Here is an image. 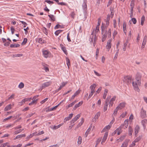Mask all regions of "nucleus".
Returning <instances> with one entry per match:
<instances>
[{"instance_id":"nucleus-1","label":"nucleus","mask_w":147,"mask_h":147,"mask_svg":"<svg viewBox=\"0 0 147 147\" xmlns=\"http://www.w3.org/2000/svg\"><path fill=\"white\" fill-rule=\"evenodd\" d=\"M107 27H104L103 26H102V42L104 41L106 38L108 37V38H110L111 36V29L109 28L108 31L107 30Z\"/></svg>"},{"instance_id":"nucleus-2","label":"nucleus","mask_w":147,"mask_h":147,"mask_svg":"<svg viewBox=\"0 0 147 147\" xmlns=\"http://www.w3.org/2000/svg\"><path fill=\"white\" fill-rule=\"evenodd\" d=\"M132 84L134 89L135 91L139 92L140 90L138 87V86H141V81L135 80V81L134 80L132 82Z\"/></svg>"},{"instance_id":"nucleus-3","label":"nucleus","mask_w":147,"mask_h":147,"mask_svg":"<svg viewBox=\"0 0 147 147\" xmlns=\"http://www.w3.org/2000/svg\"><path fill=\"white\" fill-rule=\"evenodd\" d=\"M128 119H126L124 122L123 124L121 125L120 126V127L118 128L117 129V130H118L119 129L121 130V128H122L123 127H125L124 128L125 129L127 128L128 126Z\"/></svg>"},{"instance_id":"nucleus-4","label":"nucleus","mask_w":147,"mask_h":147,"mask_svg":"<svg viewBox=\"0 0 147 147\" xmlns=\"http://www.w3.org/2000/svg\"><path fill=\"white\" fill-rule=\"evenodd\" d=\"M140 116L142 118H145L146 117V111L144 109L143 107L141 110Z\"/></svg>"},{"instance_id":"nucleus-5","label":"nucleus","mask_w":147,"mask_h":147,"mask_svg":"<svg viewBox=\"0 0 147 147\" xmlns=\"http://www.w3.org/2000/svg\"><path fill=\"white\" fill-rule=\"evenodd\" d=\"M131 78L129 76H127L124 77L123 81L128 84L131 83Z\"/></svg>"},{"instance_id":"nucleus-6","label":"nucleus","mask_w":147,"mask_h":147,"mask_svg":"<svg viewBox=\"0 0 147 147\" xmlns=\"http://www.w3.org/2000/svg\"><path fill=\"white\" fill-rule=\"evenodd\" d=\"M96 35L92 32L90 36V40L91 42H93V41H94V42L96 41Z\"/></svg>"},{"instance_id":"nucleus-7","label":"nucleus","mask_w":147,"mask_h":147,"mask_svg":"<svg viewBox=\"0 0 147 147\" xmlns=\"http://www.w3.org/2000/svg\"><path fill=\"white\" fill-rule=\"evenodd\" d=\"M142 75L139 72H137L135 76V80L141 81Z\"/></svg>"},{"instance_id":"nucleus-8","label":"nucleus","mask_w":147,"mask_h":147,"mask_svg":"<svg viewBox=\"0 0 147 147\" xmlns=\"http://www.w3.org/2000/svg\"><path fill=\"white\" fill-rule=\"evenodd\" d=\"M51 84V82H47L42 84V88H45L49 86Z\"/></svg>"},{"instance_id":"nucleus-9","label":"nucleus","mask_w":147,"mask_h":147,"mask_svg":"<svg viewBox=\"0 0 147 147\" xmlns=\"http://www.w3.org/2000/svg\"><path fill=\"white\" fill-rule=\"evenodd\" d=\"M109 100H108V98H107L105 101V103L104 106L103 110L104 112L106 111L107 110L108 105L109 104Z\"/></svg>"},{"instance_id":"nucleus-10","label":"nucleus","mask_w":147,"mask_h":147,"mask_svg":"<svg viewBox=\"0 0 147 147\" xmlns=\"http://www.w3.org/2000/svg\"><path fill=\"white\" fill-rule=\"evenodd\" d=\"M111 17L110 15L109 14H108L107 16V17L106 19L105 20H106V24L105 25V27H107L109 24V21L110 20V18Z\"/></svg>"},{"instance_id":"nucleus-11","label":"nucleus","mask_w":147,"mask_h":147,"mask_svg":"<svg viewBox=\"0 0 147 147\" xmlns=\"http://www.w3.org/2000/svg\"><path fill=\"white\" fill-rule=\"evenodd\" d=\"M125 104L126 103L125 102H121L118 105L117 107L119 109H121L125 107Z\"/></svg>"},{"instance_id":"nucleus-12","label":"nucleus","mask_w":147,"mask_h":147,"mask_svg":"<svg viewBox=\"0 0 147 147\" xmlns=\"http://www.w3.org/2000/svg\"><path fill=\"white\" fill-rule=\"evenodd\" d=\"M112 40V39H109L107 41V44L106 45V48L107 49L109 50L111 47V42Z\"/></svg>"},{"instance_id":"nucleus-13","label":"nucleus","mask_w":147,"mask_h":147,"mask_svg":"<svg viewBox=\"0 0 147 147\" xmlns=\"http://www.w3.org/2000/svg\"><path fill=\"white\" fill-rule=\"evenodd\" d=\"M108 135V133L107 132H106V133H105L103 136V139H102V141L101 142V143L102 144L103 143H104L105 142V141Z\"/></svg>"},{"instance_id":"nucleus-14","label":"nucleus","mask_w":147,"mask_h":147,"mask_svg":"<svg viewBox=\"0 0 147 147\" xmlns=\"http://www.w3.org/2000/svg\"><path fill=\"white\" fill-rule=\"evenodd\" d=\"M81 91V90H78L72 96L71 99V100L75 98L76 96L78 95V94L80 93Z\"/></svg>"},{"instance_id":"nucleus-15","label":"nucleus","mask_w":147,"mask_h":147,"mask_svg":"<svg viewBox=\"0 0 147 147\" xmlns=\"http://www.w3.org/2000/svg\"><path fill=\"white\" fill-rule=\"evenodd\" d=\"M83 101H81L79 102L78 104L75 105V106L73 107V109L74 110H75L77 108L79 107L81 105H82L83 104Z\"/></svg>"},{"instance_id":"nucleus-16","label":"nucleus","mask_w":147,"mask_h":147,"mask_svg":"<svg viewBox=\"0 0 147 147\" xmlns=\"http://www.w3.org/2000/svg\"><path fill=\"white\" fill-rule=\"evenodd\" d=\"M43 53L45 57L47 58L49 56V52L47 50H45L43 51Z\"/></svg>"},{"instance_id":"nucleus-17","label":"nucleus","mask_w":147,"mask_h":147,"mask_svg":"<svg viewBox=\"0 0 147 147\" xmlns=\"http://www.w3.org/2000/svg\"><path fill=\"white\" fill-rule=\"evenodd\" d=\"M92 124H91L90 126H89V128L87 129L86 130V132L85 133V137H86L88 135V134L90 132V131L92 127Z\"/></svg>"},{"instance_id":"nucleus-18","label":"nucleus","mask_w":147,"mask_h":147,"mask_svg":"<svg viewBox=\"0 0 147 147\" xmlns=\"http://www.w3.org/2000/svg\"><path fill=\"white\" fill-rule=\"evenodd\" d=\"M140 129V128L138 125H137L135 128V136L136 137L137 136V134L138 133Z\"/></svg>"},{"instance_id":"nucleus-19","label":"nucleus","mask_w":147,"mask_h":147,"mask_svg":"<svg viewBox=\"0 0 147 147\" xmlns=\"http://www.w3.org/2000/svg\"><path fill=\"white\" fill-rule=\"evenodd\" d=\"M129 140H126L122 144L121 147H127V146Z\"/></svg>"},{"instance_id":"nucleus-20","label":"nucleus","mask_w":147,"mask_h":147,"mask_svg":"<svg viewBox=\"0 0 147 147\" xmlns=\"http://www.w3.org/2000/svg\"><path fill=\"white\" fill-rule=\"evenodd\" d=\"M96 85L95 84H93L90 87L91 89V92L94 93L95 92V89L96 87Z\"/></svg>"},{"instance_id":"nucleus-21","label":"nucleus","mask_w":147,"mask_h":147,"mask_svg":"<svg viewBox=\"0 0 147 147\" xmlns=\"http://www.w3.org/2000/svg\"><path fill=\"white\" fill-rule=\"evenodd\" d=\"M141 123L144 128L145 129L146 127V124L147 123V119H144L141 121Z\"/></svg>"},{"instance_id":"nucleus-22","label":"nucleus","mask_w":147,"mask_h":147,"mask_svg":"<svg viewBox=\"0 0 147 147\" xmlns=\"http://www.w3.org/2000/svg\"><path fill=\"white\" fill-rule=\"evenodd\" d=\"M13 105H11V104H10L7 106L4 109V111H7L10 110L11 108V106H13Z\"/></svg>"},{"instance_id":"nucleus-23","label":"nucleus","mask_w":147,"mask_h":147,"mask_svg":"<svg viewBox=\"0 0 147 147\" xmlns=\"http://www.w3.org/2000/svg\"><path fill=\"white\" fill-rule=\"evenodd\" d=\"M147 36H145L143 39V41L142 44V48H144V46L146 45V39Z\"/></svg>"},{"instance_id":"nucleus-24","label":"nucleus","mask_w":147,"mask_h":147,"mask_svg":"<svg viewBox=\"0 0 147 147\" xmlns=\"http://www.w3.org/2000/svg\"><path fill=\"white\" fill-rule=\"evenodd\" d=\"M26 135L25 134L19 135L17 136L14 138V140H16L17 139H19L22 137H24L26 136Z\"/></svg>"},{"instance_id":"nucleus-25","label":"nucleus","mask_w":147,"mask_h":147,"mask_svg":"<svg viewBox=\"0 0 147 147\" xmlns=\"http://www.w3.org/2000/svg\"><path fill=\"white\" fill-rule=\"evenodd\" d=\"M60 45L61 46V49L63 51L65 54L66 55H67V51L66 49V48L64 47L62 45Z\"/></svg>"},{"instance_id":"nucleus-26","label":"nucleus","mask_w":147,"mask_h":147,"mask_svg":"<svg viewBox=\"0 0 147 147\" xmlns=\"http://www.w3.org/2000/svg\"><path fill=\"white\" fill-rule=\"evenodd\" d=\"M63 123L57 125L55 126L52 127H51V128L53 129V130H55L59 128L60 127L62 126L63 125Z\"/></svg>"},{"instance_id":"nucleus-27","label":"nucleus","mask_w":147,"mask_h":147,"mask_svg":"<svg viewBox=\"0 0 147 147\" xmlns=\"http://www.w3.org/2000/svg\"><path fill=\"white\" fill-rule=\"evenodd\" d=\"M133 131V129L130 126L129 127V133L128 134L129 136H131Z\"/></svg>"},{"instance_id":"nucleus-28","label":"nucleus","mask_w":147,"mask_h":147,"mask_svg":"<svg viewBox=\"0 0 147 147\" xmlns=\"http://www.w3.org/2000/svg\"><path fill=\"white\" fill-rule=\"evenodd\" d=\"M35 136H38L40 135L41 134H42L44 133V132L43 131H42L38 133H37V132L34 133Z\"/></svg>"},{"instance_id":"nucleus-29","label":"nucleus","mask_w":147,"mask_h":147,"mask_svg":"<svg viewBox=\"0 0 147 147\" xmlns=\"http://www.w3.org/2000/svg\"><path fill=\"white\" fill-rule=\"evenodd\" d=\"M126 24L125 22H124L123 24V29L124 33L126 34Z\"/></svg>"},{"instance_id":"nucleus-30","label":"nucleus","mask_w":147,"mask_h":147,"mask_svg":"<svg viewBox=\"0 0 147 147\" xmlns=\"http://www.w3.org/2000/svg\"><path fill=\"white\" fill-rule=\"evenodd\" d=\"M100 112H97L95 115L94 117V119L95 120L98 119L99 117L100 116Z\"/></svg>"},{"instance_id":"nucleus-31","label":"nucleus","mask_w":147,"mask_h":147,"mask_svg":"<svg viewBox=\"0 0 147 147\" xmlns=\"http://www.w3.org/2000/svg\"><path fill=\"white\" fill-rule=\"evenodd\" d=\"M107 92H108V90L107 89H105V90L103 94V98L104 99H105L106 98V97L107 96Z\"/></svg>"},{"instance_id":"nucleus-32","label":"nucleus","mask_w":147,"mask_h":147,"mask_svg":"<svg viewBox=\"0 0 147 147\" xmlns=\"http://www.w3.org/2000/svg\"><path fill=\"white\" fill-rule=\"evenodd\" d=\"M20 46V45L19 44H11L10 45V47L11 48L18 47Z\"/></svg>"},{"instance_id":"nucleus-33","label":"nucleus","mask_w":147,"mask_h":147,"mask_svg":"<svg viewBox=\"0 0 147 147\" xmlns=\"http://www.w3.org/2000/svg\"><path fill=\"white\" fill-rule=\"evenodd\" d=\"M145 17L144 16H143L141 19V24L143 26L144 24V22L145 21Z\"/></svg>"},{"instance_id":"nucleus-34","label":"nucleus","mask_w":147,"mask_h":147,"mask_svg":"<svg viewBox=\"0 0 147 147\" xmlns=\"http://www.w3.org/2000/svg\"><path fill=\"white\" fill-rule=\"evenodd\" d=\"M42 30L44 33L46 35H47L48 33V31L47 29L45 28V27H43L42 28Z\"/></svg>"},{"instance_id":"nucleus-35","label":"nucleus","mask_w":147,"mask_h":147,"mask_svg":"<svg viewBox=\"0 0 147 147\" xmlns=\"http://www.w3.org/2000/svg\"><path fill=\"white\" fill-rule=\"evenodd\" d=\"M49 17L51 19V21H54L55 20V18L54 17V16L52 15H48Z\"/></svg>"},{"instance_id":"nucleus-36","label":"nucleus","mask_w":147,"mask_h":147,"mask_svg":"<svg viewBox=\"0 0 147 147\" xmlns=\"http://www.w3.org/2000/svg\"><path fill=\"white\" fill-rule=\"evenodd\" d=\"M84 119L83 118H82L81 119V122L79 123L77 125V126L78 127H79L81 125H82L83 123H84Z\"/></svg>"},{"instance_id":"nucleus-37","label":"nucleus","mask_w":147,"mask_h":147,"mask_svg":"<svg viewBox=\"0 0 147 147\" xmlns=\"http://www.w3.org/2000/svg\"><path fill=\"white\" fill-rule=\"evenodd\" d=\"M82 138L81 136H79L78 138V144H81L82 142Z\"/></svg>"},{"instance_id":"nucleus-38","label":"nucleus","mask_w":147,"mask_h":147,"mask_svg":"<svg viewBox=\"0 0 147 147\" xmlns=\"http://www.w3.org/2000/svg\"><path fill=\"white\" fill-rule=\"evenodd\" d=\"M63 28V26L60 25L59 24H57L54 27V28L55 29L58 28Z\"/></svg>"},{"instance_id":"nucleus-39","label":"nucleus","mask_w":147,"mask_h":147,"mask_svg":"<svg viewBox=\"0 0 147 147\" xmlns=\"http://www.w3.org/2000/svg\"><path fill=\"white\" fill-rule=\"evenodd\" d=\"M125 136H122L119 139H117V140H118L119 142L122 141L125 139Z\"/></svg>"},{"instance_id":"nucleus-40","label":"nucleus","mask_w":147,"mask_h":147,"mask_svg":"<svg viewBox=\"0 0 147 147\" xmlns=\"http://www.w3.org/2000/svg\"><path fill=\"white\" fill-rule=\"evenodd\" d=\"M23 130H24V129H20L14 132V134H17L19 133H20Z\"/></svg>"},{"instance_id":"nucleus-41","label":"nucleus","mask_w":147,"mask_h":147,"mask_svg":"<svg viewBox=\"0 0 147 147\" xmlns=\"http://www.w3.org/2000/svg\"><path fill=\"white\" fill-rule=\"evenodd\" d=\"M142 136H139L138 137H137L134 140V142H138L141 140V139L142 138Z\"/></svg>"},{"instance_id":"nucleus-42","label":"nucleus","mask_w":147,"mask_h":147,"mask_svg":"<svg viewBox=\"0 0 147 147\" xmlns=\"http://www.w3.org/2000/svg\"><path fill=\"white\" fill-rule=\"evenodd\" d=\"M62 31L63 30H58L55 32V34L56 36H58L59 34L61 33Z\"/></svg>"},{"instance_id":"nucleus-43","label":"nucleus","mask_w":147,"mask_h":147,"mask_svg":"<svg viewBox=\"0 0 147 147\" xmlns=\"http://www.w3.org/2000/svg\"><path fill=\"white\" fill-rule=\"evenodd\" d=\"M77 102V101L76 100H75V101L73 102L70 104H69L68 105V108L71 107L73 105H74L75 103H76Z\"/></svg>"},{"instance_id":"nucleus-44","label":"nucleus","mask_w":147,"mask_h":147,"mask_svg":"<svg viewBox=\"0 0 147 147\" xmlns=\"http://www.w3.org/2000/svg\"><path fill=\"white\" fill-rule=\"evenodd\" d=\"M66 61L67 62V64L68 67L69 68V66L70 65L69 59L67 57H66Z\"/></svg>"},{"instance_id":"nucleus-45","label":"nucleus","mask_w":147,"mask_h":147,"mask_svg":"<svg viewBox=\"0 0 147 147\" xmlns=\"http://www.w3.org/2000/svg\"><path fill=\"white\" fill-rule=\"evenodd\" d=\"M24 83L22 82H21L18 86V87L20 89H22L24 87Z\"/></svg>"},{"instance_id":"nucleus-46","label":"nucleus","mask_w":147,"mask_h":147,"mask_svg":"<svg viewBox=\"0 0 147 147\" xmlns=\"http://www.w3.org/2000/svg\"><path fill=\"white\" fill-rule=\"evenodd\" d=\"M38 41L39 43L41 44L45 43V41L43 40L41 38H39L38 39Z\"/></svg>"},{"instance_id":"nucleus-47","label":"nucleus","mask_w":147,"mask_h":147,"mask_svg":"<svg viewBox=\"0 0 147 147\" xmlns=\"http://www.w3.org/2000/svg\"><path fill=\"white\" fill-rule=\"evenodd\" d=\"M130 5L131 7H134V0H131V2Z\"/></svg>"},{"instance_id":"nucleus-48","label":"nucleus","mask_w":147,"mask_h":147,"mask_svg":"<svg viewBox=\"0 0 147 147\" xmlns=\"http://www.w3.org/2000/svg\"><path fill=\"white\" fill-rule=\"evenodd\" d=\"M61 102H60L58 104V105H57L55 106V107H53V108L51 109V110L53 111V110H54L56 109L57 108V107L59 105L61 104Z\"/></svg>"},{"instance_id":"nucleus-49","label":"nucleus","mask_w":147,"mask_h":147,"mask_svg":"<svg viewBox=\"0 0 147 147\" xmlns=\"http://www.w3.org/2000/svg\"><path fill=\"white\" fill-rule=\"evenodd\" d=\"M39 96L38 95H36L34 96L32 98V100H35V101L37 102L38 100L37 99H36V98L38 97Z\"/></svg>"},{"instance_id":"nucleus-50","label":"nucleus","mask_w":147,"mask_h":147,"mask_svg":"<svg viewBox=\"0 0 147 147\" xmlns=\"http://www.w3.org/2000/svg\"><path fill=\"white\" fill-rule=\"evenodd\" d=\"M27 38H24V39L23 41L22 42V45H25L27 41Z\"/></svg>"},{"instance_id":"nucleus-51","label":"nucleus","mask_w":147,"mask_h":147,"mask_svg":"<svg viewBox=\"0 0 147 147\" xmlns=\"http://www.w3.org/2000/svg\"><path fill=\"white\" fill-rule=\"evenodd\" d=\"M34 136V133H33L32 134H30L29 135H28L27 137V139H28L30 138H32L33 136Z\"/></svg>"},{"instance_id":"nucleus-52","label":"nucleus","mask_w":147,"mask_h":147,"mask_svg":"<svg viewBox=\"0 0 147 147\" xmlns=\"http://www.w3.org/2000/svg\"><path fill=\"white\" fill-rule=\"evenodd\" d=\"M121 130H120L119 129L118 130H117V129L114 131L115 133L116 134V132H117V134L118 135H119L121 133Z\"/></svg>"},{"instance_id":"nucleus-53","label":"nucleus","mask_w":147,"mask_h":147,"mask_svg":"<svg viewBox=\"0 0 147 147\" xmlns=\"http://www.w3.org/2000/svg\"><path fill=\"white\" fill-rule=\"evenodd\" d=\"M131 22L132 21L134 24H135L136 23V20L135 18H133L131 19Z\"/></svg>"},{"instance_id":"nucleus-54","label":"nucleus","mask_w":147,"mask_h":147,"mask_svg":"<svg viewBox=\"0 0 147 147\" xmlns=\"http://www.w3.org/2000/svg\"><path fill=\"white\" fill-rule=\"evenodd\" d=\"M36 103L37 102H36L35 100H33L32 102L29 104V105H31L34 104H36Z\"/></svg>"},{"instance_id":"nucleus-55","label":"nucleus","mask_w":147,"mask_h":147,"mask_svg":"<svg viewBox=\"0 0 147 147\" xmlns=\"http://www.w3.org/2000/svg\"><path fill=\"white\" fill-rule=\"evenodd\" d=\"M119 109L117 107L116 108L114 111L113 114L115 115H116L117 113V111Z\"/></svg>"},{"instance_id":"nucleus-56","label":"nucleus","mask_w":147,"mask_h":147,"mask_svg":"<svg viewBox=\"0 0 147 147\" xmlns=\"http://www.w3.org/2000/svg\"><path fill=\"white\" fill-rule=\"evenodd\" d=\"M111 127V125H110L109 124V125L106 126L104 128V129H109Z\"/></svg>"},{"instance_id":"nucleus-57","label":"nucleus","mask_w":147,"mask_h":147,"mask_svg":"<svg viewBox=\"0 0 147 147\" xmlns=\"http://www.w3.org/2000/svg\"><path fill=\"white\" fill-rule=\"evenodd\" d=\"M136 142H134V141H133L132 143L129 145V147H132L135 146L136 145L135 143Z\"/></svg>"},{"instance_id":"nucleus-58","label":"nucleus","mask_w":147,"mask_h":147,"mask_svg":"<svg viewBox=\"0 0 147 147\" xmlns=\"http://www.w3.org/2000/svg\"><path fill=\"white\" fill-rule=\"evenodd\" d=\"M127 114V112H125V113H123L120 116L122 117L123 118L125 117V116L126 115V114Z\"/></svg>"},{"instance_id":"nucleus-59","label":"nucleus","mask_w":147,"mask_h":147,"mask_svg":"<svg viewBox=\"0 0 147 147\" xmlns=\"http://www.w3.org/2000/svg\"><path fill=\"white\" fill-rule=\"evenodd\" d=\"M100 141V139H98L96 142V145L95 147H96L98 144L99 143Z\"/></svg>"},{"instance_id":"nucleus-60","label":"nucleus","mask_w":147,"mask_h":147,"mask_svg":"<svg viewBox=\"0 0 147 147\" xmlns=\"http://www.w3.org/2000/svg\"><path fill=\"white\" fill-rule=\"evenodd\" d=\"M45 1L49 4H52L54 3V2L52 1H51L50 0H46Z\"/></svg>"},{"instance_id":"nucleus-61","label":"nucleus","mask_w":147,"mask_h":147,"mask_svg":"<svg viewBox=\"0 0 147 147\" xmlns=\"http://www.w3.org/2000/svg\"><path fill=\"white\" fill-rule=\"evenodd\" d=\"M48 99V98H46L43 100L41 101L40 102V103L41 104H43L45 103V102H46Z\"/></svg>"},{"instance_id":"nucleus-62","label":"nucleus","mask_w":147,"mask_h":147,"mask_svg":"<svg viewBox=\"0 0 147 147\" xmlns=\"http://www.w3.org/2000/svg\"><path fill=\"white\" fill-rule=\"evenodd\" d=\"M35 113H33L28 114V115H27L26 117L27 118L30 117H31V116H32L33 115H34L35 114Z\"/></svg>"},{"instance_id":"nucleus-63","label":"nucleus","mask_w":147,"mask_h":147,"mask_svg":"<svg viewBox=\"0 0 147 147\" xmlns=\"http://www.w3.org/2000/svg\"><path fill=\"white\" fill-rule=\"evenodd\" d=\"M10 29L11 31L12 34H14L15 29L13 28V27H11L10 28Z\"/></svg>"},{"instance_id":"nucleus-64","label":"nucleus","mask_w":147,"mask_h":147,"mask_svg":"<svg viewBox=\"0 0 147 147\" xmlns=\"http://www.w3.org/2000/svg\"><path fill=\"white\" fill-rule=\"evenodd\" d=\"M70 119L68 117H65L64 120V122H66L67 121H68Z\"/></svg>"}]
</instances>
